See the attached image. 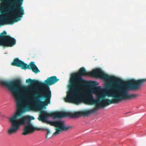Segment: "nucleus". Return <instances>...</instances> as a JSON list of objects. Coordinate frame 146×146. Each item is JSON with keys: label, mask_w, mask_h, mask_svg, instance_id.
Masks as SVG:
<instances>
[{"label": "nucleus", "mask_w": 146, "mask_h": 146, "mask_svg": "<svg viewBox=\"0 0 146 146\" xmlns=\"http://www.w3.org/2000/svg\"><path fill=\"white\" fill-rule=\"evenodd\" d=\"M59 80L55 76L48 78L44 83L34 79H27L26 83L29 84L30 86L23 87L22 89L24 92L27 91L30 92L29 96L25 95L24 96L25 100L29 104L27 106V109L29 110L39 109L50 104L51 94L48 86L54 84Z\"/></svg>", "instance_id": "obj_1"}, {"label": "nucleus", "mask_w": 146, "mask_h": 146, "mask_svg": "<svg viewBox=\"0 0 146 146\" xmlns=\"http://www.w3.org/2000/svg\"><path fill=\"white\" fill-rule=\"evenodd\" d=\"M108 79H103L107 81L108 88L111 92L107 93L108 97L111 96L113 99L110 100L104 99L101 102V104L98 105L99 106L105 107L109 105L115 104L121 102L122 100H129L133 99L137 97L138 94H129L127 92V88L129 90H135L139 89L141 86L146 82V78L137 80L131 79L127 83L125 86L120 85L121 80L113 76H109Z\"/></svg>", "instance_id": "obj_2"}, {"label": "nucleus", "mask_w": 146, "mask_h": 146, "mask_svg": "<svg viewBox=\"0 0 146 146\" xmlns=\"http://www.w3.org/2000/svg\"><path fill=\"white\" fill-rule=\"evenodd\" d=\"M0 83L2 85L6 86L12 92L16 101V107L17 110L11 117L16 115V118L15 121L18 123L20 127L21 125H27L25 127L22 134L26 135L34 131L36 128L31 123V120L34 119L33 117L27 115L23 116L19 121V117L22 114L21 111L19 110L21 108V95L22 93H24L23 90L21 91L19 90V88L21 86V80H16L11 81L1 80L0 81Z\"/></svg>", "instance_id": "obj_3"}, {"label": "nucleus", "mask_w": 146, "mask_h": 146, "mask_svg": "<svg viewBox=\"0 0 146 146\" xmlns=\"http://www.w3.org/2000/svg\"><path fill=\"white\" fill-rule=\"evenodd\" d=\"M72 87L71 90L67 92L66 96L64 99L66 102L73 103L76 105H78L82 102L87 105L96 104V108L91 110H87L92 111L95 109L94 111L92 112V113H94L99 108L102 107V106H98L99 104H101L99 99H95L93 95L90 93L82 92L80 88H76L74 89V87Z\"/></svg>", "instance_id": "obj_4"}, {"label": "nucleus", "mask_w": 146, "mask_h": 146, "mask_svg": "<svg viewBox=\"0 0 146 146\" xmlns=\"http://www.w3.org/2000/svg\"><path fill=\"white\" fill-rule=\"evenodd\" d=\"M24 0H1L3 3L6 5L7 8L14 18L6 16H0V25L10 24H12L20 20L25 14L23 7L22 6Z\"/></svg>", "instance_id": "obj_5"}, {"label": "nucleus", "mask_w": 146, "mask_h": 146, "mask_svg": "<svg viewBox=\"0 0 146 146\" xmlns=\"http://www.w3.org/2000/svg\"><path fill=\"white\" fill-rule=\"evenodd\" d=\"M91 76L102 79H108L110 78L108 75L104 73L100 69L97 68L92 72H87L84 68L82 67L80 68L78 73L73 74L71 75L70 85L68 87L69 90H71L72 86H73L74 89H75L86 84L87 82L83 79L82 76Z\"/></svg>", "instance_id": "obj_6"}, {"label": "nucleus", "mask_w": 146, "mask_h": 146, "mask_svg": "<svg viewBox=\"0 0 146 146\" xmlns=\"http://www.w3.org/2000/svg\"><path fill=\"white\" fill-rule=\"evenodd\" d=\"M95 109L92 111L87 110L80 111L78 112H74L71 113L64 111H56L47 113L46 111H41L40 112V115L38 119L39 121L42 122L46 121V117L49 116L53 117L54 119H61L67 116H71L74 117H78L81 116H86L91 114L94 111Z\"/></svg>", "instance_id": "obj_7"}, {"label": "nucleus", "mask_w": 146, "mask_h": 146, "mask_svg": "<svg viewBox=\"0 0 146 146\" xmlns=\"http://www.w3.org/2000/svg\"><path fill=\"white\" fill-rule=\"evenodd\" d=\"M16 44V40L13 38L7 35L6 31H4L0 33V46L4 48L12 47Z\"/></svg>", "instance_id": "obj_8"}, {"label": "nucleus", "mask_w": 146, "mask_h": 146, "mask_svg": "<svg viewBox=\"0 0 146 146\" xmlns=\"http://www.w3.org/2000/svg\"><path fill=\"white\" fill-rule=\"evenodd\" d=\"M11 64L13 66L21 67L22 69H32V71L35 74L40 72L39 70L33 62H31L29 65L24 63L23 61L19 60L18 58H16L14 60Z\"/></svg>", "instance_id": "obj_9"}, {"label": "nucleus", "mask_w": 146, "mask_h": 146, "mask_svg": "<svg viewBox=\"0 0 146 146\" xmlns=\"http://www.w3.org/2000/svg\"><path fill=\"white\" fill-rule=\"evenodd\" d=\"M51 125L55 126L56 128L55 129L56 131L52 135L55 136L60 133L62 131H66L67 130L72 129L73 127L71 126H65L64 122L62 121H53L51 123Z\"/></svg>", "instance_id": "obj_10"}, {"label": "nucleus", "mask_w": 146, "mask_h": 146, "mask_svg": "<svg viewBox=\"0 0 146 146\" xmlns=\"http://www.w3.org/2000/svg\"><path fill=\"white\" fill-rule=\"evenodd\" d=\"M16 115L11 117L9 118V121L11 124V127L8 130L9 134L11 135L16 132L19 129L20 126L18 123L16 122Z\"/></svg>", "instance_id": "obj_11"}, {"label": "nucleus", "mask_w": 146, "mask_h": 146, "mask_svg": "<svg viewBox=\"0 0 146 146\" xmlns=\"http://www.w3.org/2000/svg\"><path fill=\"white\" fill-rule=\"evenodd\" d=\"M44 130L47 131V133H46V139H48V135H49L50 133V131L48 129L46 128L44 129Z\"/></svg>", "instance_id": "obj_12"}, {"label": "nucleus", "mask_w": 146, "mask_h": 146, "mask_svg": "<svg viewBox=\"0 0 146 146\" xmlns=\"http://www.w3.org/2000/svg\"><path fill=\"white\" fill-rule=\"evenodd\" d=\"M98 84H97V82L95 81L92 82L90 84V85L92 86H95Z\"/></svg>", "instance_id": "obj_13"}, {"label": "nucleus", "mask_w": 146, "mask_h": 146, "mask_svg": "<svg viewBox=\"0 0 146 146\" xmlns=\"http://www.w3.org/2000/svg\"><path fill=\"white\" fill-rule=\"evenodd\" d=\"M95 90L96 91H99L101 90V88L100 86H98L96 87Z\"/></svg>", "instance_id": "obj_14"}, {"label": "nucleus", "mask_w": 146, "mask_h": 146, "mask_svg": "<svg viewBox=\"0 0 146 146\" xmlns=\"http://www.w3.org/2000/svg\"><path fill=\"white\" fill-rule=\"evenodd\" d=\"M104 96L103 95H101L100 96V98L101 99L103 98H104Z\"/></svg>", "instance_id": "obj_15"}]
</instances>
